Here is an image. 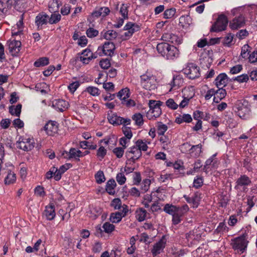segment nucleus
Instances as JSON below:
<instances>
[{
    "label": "nucleus",
    "mask_w": 257,
    "mask_h": 257,
    "mask_svg": "<svg viewBox=\"0 0 257 257\" xmlns=\"http://www.w3.org/2000/svg\"><path fill=\"white\" fill-rule=\"evenodd\" d=\"M182 80L179 76L174 77L170 84H168L163 86V90H164V93L163 95H165L168 93V92L174 91L178 88L179 86L182 83Z\"/></svg>",
    "instance_id": "obj_8"
},
{
    "label": "nucleus",
    "mask_w": 257,
    "mask_h": 257,
    "mask_svg": "<svg viewBox=\"0 0 257 257\" xmlns=\"http://www.w3.org/2000/svg\"><path fill=\"white\" fill-rule=\"evenodd\" d=\"M251 183L250 178L245 175H241L236 181V185L235 186V189H237L239 187L246 186L249 185Z\"/></svg>",
    "instance_id": "obj_19"
},
{
    "label": "nucleus",
    "mask_w": 257,
    "mask_h": 257,
    "mask_svg": "<svg viewBox=\"0 0 257 257\" xmlns=\"http://www.w3.org/2000/svg\"><path fill=\"white\" fill-rule=\"evenodd\" d=\"M23 140L25 141V144L26 147H28L27 151H31L34 147V141L30 138H23Z\"/></svg>",
    "instance_id": "obj_43"
},
{
    "label": "nucleus",
    "mask_w": 257,
    "mask_h": 257,
    "mask_svg": "<svg viewBox=\"0 0 257 257\" xmlns=\"http://www.w3.org/2000/svg\"><path fill=\"white\" fill-rule=\"evenodd\" d=\"M44 130L49 136H53L58 133V123L55 121H49L44 127Z\"/></svg>",
    "instance_id": "obj_11"
},
{
    "label": "nucleus",
    "mask_w": 257,
    "mask_h": 257,
    "mask_svg": "<svg viewBox=\"0 0 257 257\" xmlns=\"http://www.w3.org/2000/svg\"><path fill=\"white\" fill-rule=\"evenodd\" d=\"M86 35L89 38H93L98 35V31L93 28H89L86 31Z\"/></svg>",
    "instance_id": "obj_56"
},
{
    "label": "nucleus",
    "mask_w": 257,
    "mask_h": 257,
    "mask_svg": "<svg viewBox=\"0 0 257 257\" xmlns=\"http://www.w3.org/2000/svg\"><path fill=\"white\" fill-rule=\"evenodd\" d=\"M81 153V151L80 150H77L75 148H71L69 150V152L64 151L62 153V155L64 156L65 158L67 159H72L75 158L77 159V158L80 157V155Z\"/></svg>",
    "instance_id": "obj_21"
},
{
    "label": "nucleus",
    "mask_w": 257,
    "mask_h": 257,
    "mask_svg": "<svg viewBox=\"0 0 257 257\" xmlns=\"http://www.w3.org/2000/svg\"><path fill=\"white\" fill-rule=\"evenodd\" d=\"M147 211L143 208H139L136 211V216L139 221H144L147 216Z\"/></svg>",
    "instance_id": "obj_26"
},
{
    "label": "nucleus",
    "mask_w": 257,
    "mask_h": 257,
    "mask_svg": "<svg viewBox=\"0 0 257 257\" xmlns=\"http://www.w3.org/2000/svg\"><path fill=\"white\" fill-rule=\"evenodd\" d=\"M243 8L241 7H237L232 10L231 13L233 16L239 14L230 22L229 27L232 30H236L243 27L245 24V17L243 15Z\"/></svg>",
    "instance_id": "obj_2"
},
{
    "label": "nucleus",
    "mask_w": 257,
    "mask_h": 257,
    "mask_svg": "<svg viewBox=\"0 0 257 257\" xmlns=\"http://www.w3.org/2000/svg\"><path fill=\"white\" fill-rule=\"evenodd\" d=\"M162 104V102L160 100H151L149 101V105L150 109L156 108L157 106H161Z\"/></svg>",
    "instance_id": "obj_58"
},
{
    "label": "nucleus",
    "mask_w": 257,
    "mask_h": 257,
    "mask_svg": "<svg viewBox=\"0 0 257 257\" xmlns=\"http://www.w3.org/2000/svg\"><path fill=\"white\" fill-rule=\"evenodd\" d=\"M35 193L39 196H44L45 195L44 189L41 186H38L35 189Z\"/></svg>",
    "instance_id": "obj_64"
},
{
    "label": "nucleus",
    "mask_w": 257,
    "mask_h": 257,
    "mask_svg": "<svg viewBox=\"0 0 257 257\" xmlns=\"http://www.w3.org/2000/svg\"><path fill=\"white\" fill-rule=\"evenodd\" d=\"M140 27L138 25L134 23L129 22L127 23L124 27V30L126 31L124 32L121 38L123 40L129 39L135 32H137L139 30Z\"/></svg>",
    "instance_id": "obj_9"
},
{
    "label": "nucleus",
    "mask_w": 257,
    "mask_h": 257,
    "mask_svg": "<svg viewBox=\"0 0 257 257\" xmlns=\"http://www.w3.org/2000/svg\"><path fill=\"white\" fill-rule=\"evenodd\" d=\"M248 243L247 234H243L240 236L232 239L230 245L234 250L243 253L247 248Z\"/></svg>",
    "instance_id": "obj_4"
},
{
    "label": "nucleus",
    "mask_w": 257,
    "mask_h": 257,
    "mask_svg": "<svg viewBox=\"0 0 257 257\" xmlns=\"http://www.w3.org/2000/svg\"><path fill=\"white\" fill-rule=\"evenodd\" d=\"M191 146L192 145L188 142L185 143L180 146V150L182 153H189Z\"/></svg>",
    "instance_id": "obj_50"
},
{
    "label": "nucleus",
    "mask_w": 257,
    "mask_h": 257,
    "mask_svg": "<svg viewBox=\"0 0 257 257\" xmlns=\"http://www.w3.org/2000/svg\"><path fill=\"white\" fill-rule=\"evenodd\" d=\"M95 178L96 182L98 184H101L104 182L105 178L104 175V173L102 171H99L95 175Z\"/></svg>",
    "instance_id": "obj_45"
},
{
    "label": "nucleus",
    "mask_w": 257,
    "mask_h": 257,
    "mask_svg": "<svg viewBox=\"0 0 257 257\" xmlns=\"http://www.w3.org/2000/svg\"><path fill=\"white\" fill-rule=\"evenodd\" d=\"M99 65L101 68L107 69L110 66V63L108 59H103L99 62Z\"/></svg>",
    "instance_id": "obj_60"
},
{
    "label": "nucleus",
    "mask_w": 257,
    "mask_h": 257,
    "mask_svg": "<svg viewBox=\"0 0 257 257\" xmlns=\"http://www.w3.org/2000/svg\"><path fill=\"white\" fill-rule=\"evenodd\" d=\"M176 11V9L174 8L166 10L163 13L164 18L165 19L172 18L175 15Z\"/></svg>",
    "instance_id": "obj_37"
},
{
    "label": "nucleus",
    "mask_w": 257,
    "mask_h": 257,
    "mask_svg": "<svg viewBox=\"0 0 257 257\" xmlns=\"http://www.w3.org/2000/svg\"><path fill=\"white\" fill-rule=\"evenodd\" d=\"M43 214L47 220H53L56 215L54 205L51 204L49 206H46Z\"/></svg>",
    "instance_id": "obj_20"
},
{
    "label": "nucleus",
    "mask_w": 257,
    "mask_h": 257,
    "mask_svg": "<svg viewBox=\"0 0 257 257\" xmlns=\"http://www.w3.org/2000/svg\"><path fill=\"white\" fill-rule=\"evenodd\" d=\"M240 103H241V106H238L237 107L238 109L237 114L241 118L246 119L249 114V110L241 102V103L239 102L238 105H239Z\"/></svg>",
    "instance_id": "obj_22"
},
{
    "label": "nucleus",
    "mask_w": 257,
    "mask_h": 257,
    "mask_svg": "<svg viewBox=\"0 0 257 257\" xmlns=\"http://www.w3.org/2000/svg\"><path fill=\"white\" fill-rule=\"evenodd\" d=\"M107 118L109 122L113 125H120L121 123V117L118 116L114 114H113L111 116L108 114Z\"/></svg>",
    "instance_id": "obj_30"
},
{
    "label": "nucleus",
    "mask_w": 257,
    "mask_h": 257,
    "mask_svg": "<svg viewBox=\"0 0 257 257\" xmlns=\"http://www.w3.org/2000/svg\"><path fill=\"white\" fill-rule=\"evenodd\" d=\"M132 119L135 121L137 125L141 126L144 123L143 115L140 113H137L134 114Z\"/></svg>",
    "instance_id": "obj_39"
},
{
    "label": "nucleus",
    "mask_w": 257,
    "mask_h": 257,
    "mask_svg": "<svg viewBox=\"0 0 257 257\" xmlns=\"http://www.w3.org/2000/svg\"><path fill=\"white\" fill-rule=\"evenodd\" d=\"M22 105L18 104L15 107L14 106L9 107V111L12 115H15L19 117L21 112Z\"/></svg>",
    "instance_id": "obj_33"
},
{
    "label": "nucleus",
    "mask_w": 257,
    "mask_h": 257,
    "mask_svg": "<svg viewBox=\"0 0 257 257\" xmlns=\"http://www.w3.org/2000/svg\"><path fill=\"white\" fill-rule=\"evenodd\" d=\"M166 240L165 236H163L161 239L156 242L153 246V248L151 250V252L154 256L160 253L161 251L165 247Z\"/></svg>",
    "instance_id": "obj_12"
},
{
    "label": "nucleus",
    "mask_w": 257,
    "mask_h": 257,
    "mask_svg": "<svg viewBox=\"0 0 257 257\" xmlns=\"http://www.w3.org/2000/svg\"><path fill=\"white\" fill-rule=\"evenodd\" d=\"M21 42L20 41L13 40L9 44V49L13 56H16L20 51Z\"/></svg>",
    "instance_id": "obj_18"
},
{
    "label": "nucleus",
    "mask_w": 257,
    "mask_h": 257,
    "mask_svg": "<svg viewBox=\"0 0 257 257\" xmlns=\"http://www.w3.org/2000/svg\"><path fill=\"white\" fill-rule=\"evenodd\" d=\"M149 113H151L152 114V117H154L155 118L159 117L162 113V110L160 108V106H157L155 108L150 109Z\"/></svg>",
    "instance_id": "obj_47"
},
{
    "label": "nucleus",
    "mask_w": 257,
    "mask_h": 257,
    "mask_svg": "<svg viewBox=\"0 0 257 257\" xmlns=\"http://www.w3.org/2000/svg\"><path fill=\"white\" fill-rule=\"evenodd\" d=\"M121 100V103L127 107L134 106L136 104L135 100L130 98V97H119Z\"/></svg>",
    "instance_id": "obj_35"
},
{
    "label": "nucleus",
    "mask_w": 257,
    "mask_h": 257,
    "mask_svg": "<svg viewBox=\"0 0 257 257\" xmlns=\"http://www.w3.org/2000/svg\"><path fill=\"white\" fill-rule=\"evenodd\" d=\"M249 46L246 44L244 45L241 48V56L242 58H245L249 54Z\"/></svg>",
    "instance_id": "obj_62"
},
{
    "label": "nucleus",
    "mask_w": 257,
    "mask_h": 257,
    "mask_svg": "<svg viewBox=\"0 0 257 257\" xmlns=\"http://www.w3.org/2000/svg\"><path fill=\"white\" fill-rule=\"evenodd\" d=\"M49 16L43 13L39 14L36 17L35 24L37 26L38 30L42 29L44 25H46L48 23V19Z\"/></svg>",
    "instance_id": "obj_14"
},
{
    "label": "nucleus",
    "mask_w": 257,
    "mask_h": 257,
    "mask_svg": "<svg viewBox=\"0 0 257 257\" xmlns=\"http://www.w3.org/2000/svg\"><path fill=\"white\" fill-rule=\"evenodd\" d=\"M128 6L127 4H123L120 9V13L123 17V19L127 18L128 8Z\"/></svg>",
    "instance_id": "obj_55"
},
{
    "label": "nucleus",
    "mask_w": 257,
    "mask_h": 257,
    "mask_svg": "<svg viewBox=\"0 0 257 257\" xmlns=\"http://www.w3.org/2000/svg\"><path fill=\"white\" fill-rule=\"evenodd\" d=\"M116 184L114 179L109 180L106 185V191L110 195H114L115 193L114 188Z\"/></svg>",
    "instance_id": "obj_25"
},
{
    "label": "nucleus",
    "mask_w": 257,
    "mask_h": 257,
    "mask_svg": "<svg viewBox=\"0 0 257 257\" xmlns=\"http://www.w3.org/2000/svg\"><path fill=\"white\" fill-rule=\"evenodd\" d=\"M183 72L191 79L198 78L200 75L199 67L194 63H189L186 68L183 69Z\"/></svg>",
    "instance_id": "obj_6"
},
{
    "label": "nucleus",
    "mask_w": 257,
    "mask_h": 257,
    "mask_svg": "<svg viewBox=\"0 0 257 257\" xmlns=\"http://www.w3.org/2000/svg\"><path fill=\"white\" fill-rule=\"evenodd\" d=\"M116 180L117 183L121 185L125 183L126 181V178L123 173L120 172L117 174Z\"/></svg>",
    "instance_id": "obj_53"
},
{
    "label": "nucleus",
    "mask_w": 257,
    "mask_h": 257,
    "mask_svg": "<svg viewBox=\"0 0 257 257\" xmlns=\"http://www.w3.org/2000/svg\"><path fill=\"white\" fill-rule=\"evenodd\" d=\"M86 91L88 92L90 95L95 96L99 94V89L93 86H89L86 88Z\"/></svg>",
    "instance_id": "obj_52"
},
{
    "label": "nucleus",
    "mask_w": 257,
    "mask_h": 257,
    "mask_svg": "<svg viewBox=\"0 0 257 257\" xmlns=\"http://www.w3.org/2000/svg\"><path fill=\"white\" fill-rule=\"evenodd\" d=\"M122 131L124 135V137L126 138L128 140H130L132 138L133 134L131 127L126 126H123L122 127Z\"/></svg>",
    "instance_id": "obj_44"
},
{
    "label": "nucleus",
    "mask_w": 257,
    "mask_h": 257,
    "mask_svg": "<svg viewBox=\"0 0 257 257\" xmlns=\"http://www.w3.org/2000/svg\"><path fill=\"white\" fill-rule=\"evenodd\" d=\"M141 83L146 90H154L157 88L156 76L148 71L141 76Z\"/></svg>",
    "instance_id": "obj_3"
},
{
    "label": "nucleus",
    "mask_w": 257,
    "mask_h": 257,
    "mask_svg": "<svg viewBox=\"0 0 257 257\" xmlns=\"http://www.w3.org/2000/svg\"><path fill=\"white\" fill-rule=\"evenodd\" d=\"M111 206L114 209H120L121 208V201L119 198H115L113 199L111 203Z\"/></svg>",
    "instance_id": "obj_49"
},
{
    "label": "nucleus",
    "mask_w": 257,
    "mask_h": 257,
    "mask_svg": "<svg viewBox=\"0 0 257 257\" xmlns=\"http://www.w3.org/2000/svg\"><path fill=\"white\" fill-rule=\"evenodd\" d=\"M178 207H179L172 204H166L163 208V210L166 213L173 216Z\"/></svg>",
    "instance_id": "obj_31"
},
{
    "label": "nucleus",
    "mask_w": 257,
    "mask_h": 257,
    "mask_svg": "<svg viewBox=\"0 0 257 257\" xmlns=\"http://www.w3.org/2000/svg\"><path fill=\"white\" fill-rule=\"evenodd\" d=\"M16 179V177L15 174L13 172H9L8 174L5 179V182L6 184H10L13 183Z\"/></svg>",
    "instance_id": "obj_40"
},
{
    "label": "nucleus",
    "mask_w": 257,
    "mask_h": 257,
    "mask_svg": "<svg viewBox=\"0 0 257 257\" xmlns=\"http://www.w3.org/2000/svg\"><path fill=\"white\" fill-rule=\"evenodd\" d=\"M202 146L201 144L191 146L189 154L191 155V156L194 158L199 157L200 154L202 152Z\"/></svg>",
    "instance_id": "obj_23"
},
{
    "label": "nucleus",
    "mask_w": 257,
    "mask_h": 257,
    "mask_svg": "<svg viewBox=\"0 0 257 257\" xmlns=\"http://www.w3.org/2000/svg\"><path fill=\"white\" fill-rule=\"evenodd\" d=\"M61 3L60 0H52L49 6V9L50 12L55 13L58 12Z\"/></svg>",
    "instance_id": "obj_28"
},
{
    "label": "nucleus",
    "mask_w": 257,
    "mask_h": 257,
    "mask_svg": "<svg viewBox=\"0 0 257 257\" xmlns=\"http://www.w3.org/2000/svg\"><path fill=\"white\" fill-rule=\"evenodd\" d=\"M113 153L116 155L117 158H120L123 156L124 150L121 147L115 148L113 150Z\"/></svg>",
    "instance_id": "obj_61"
},
{
    "label": "nucleus",
    "mask_w": 257,
    "mask_h": 257,
    "mask_svg": "<svg viewBox=\"0 0 257 257\" xmlns=\"http://www.w3.org/2000/svg\"><path fill=\"white\" fill-rule=\"evenodd\" d=\"M115 49V45L112 42L104 43L101 50L104 55L111 56Z\"/></svg>",
    "instance_id": "obj_17"
},
{
    "label": "nucleus",
    "mask_w": 257,
    "mask_h": 257,
    "mask_svg": "<svg viewBox=\"0 0 257 257\" xmlns=\"http://www.w3.org/2000/svg\"><path fill=\"white\" fill-rule=\"evenodd\" d=\"M13 0H1L0 2V11L6 13L8 10L11 8L13 5Z\"/></svg>",
    "instance_id": "obj_24"
},
{
    "label": "nucleus",
    "mask_w": 257,
    "mask_h": 257,
    "mask_svg": "<svg viewBox=\"0 0 257 257\" xmlns=\"http://www.w3.org/2000/svg\"><path fill=\"white\" fill-rule=\"evenodd\" d=\"M150 184L151 181L150 179H146L144 180L141 187V190L142 191V192L145 193L147 192L150 188Z\"/></svg>",
    "instance_id": "obj_51"
},
{
    "label": "nucleus",
    "mask_w": 257,
    "mask_h": 257,
    "mask_svg": "<svg viewBox=\"0 0 257 257\" xmlns=\"http://www.w3.org/2000/svg\"><path fill=\"white\" fill-rule=\"evenodd\" d=\"M159 141L163 145V148L165 150H168V145L171 143V138L168 135L160 136Z\"/></svg>",
    "instance_id": "obj_27"
},
{
    "label": "nucleus",
    "mask_w": 257,
    "mask_h": 257,
    "mask_svg": "<svg viewBox=\"0 0 257 257\" xmlns=\"http://www.w3.org/2000/svg\"><path fill=\"white\" fill-rule=\"evenodd\" d=\"M147 143L149 144H150V142H147V141L144 142L142 140H138L136 142L135 146L139 149V150L141 152H142V151H146L148 148V147L147 146Z\"/></svg>",
    "instance_id": "obj_32"
},
{
    "label": "nucleus",
    "mask_w": 257,
    "mask_h": 257,
    "mask_svg": "<svg viewBox=\"0 0 257 257\" xmlns=\"http://www.w3.org/2000/svg\"><path fill=\"white\" fill-rule=\"evenodd\" d=\"M166 103L167 106L172 109H176L178 108V104L172 98L169 99Z\"/></svg>",
    "instance_id": "obj_63"
},
{
    "label": "nucleus",
    "mask_w": 257,
    "mask_h": 257,
    "mask_svg": "<svg viewBox=\"0 0 257 257\" xmlns=\"http://www.w3.org/2000/svg\"><path fill=\"white\" fill-rule=\"evenodd\" d=\"M183 96H195V89L194 86H189L187 87L184 88L182 90Z\"/></svg>",
    "instance_id": "obj_34"
},
{
    "label": "nucleus",
    "mask_w": 257,
    "mask_h": 257,
    "mask_svg": "<svg viewBox=\"0 0 257 257\" xmlns=\"http://www.w3.org/2000/svg\"><path fill=\"white\" fill-rule=\"evenodd\" d=\"M123 215H121L119 212L117 211L115 213H111L109 217V220L112 223H118L121 221Z\"/></svg>",
    "instance_id": "obj_36"
},
{
    "label": "nucleus",
    "mask_w": 257,
    "mask_h": 257,
    "mask_svg": "<svg viewBox=\"0 0 257 257\" xmlns=\"http://www.w3.org/2000/svg\"><path fill=\"white\" fill-rule=\"evenodd\" d=\"M189 209V207L187 204L179 207L172 216V223L174 225H177L180 223L182 220V217L188 211Z\"/></svg>",
    "instance_id": "obj_7"
},
{
    "label": "nucleus",
    "mask_w": 257,
    "mask_h": 257,
    "mask_svg": "<svg viewBox=\"0 0 257 257\" xmlns=\"http://www.w3.org/2000/svg\"><path fill=\"white\" fill-rule=\"evenodd\" d=\"M117 36V33L113 30H109L105 32L103 38L106 40H112Z\"/></svg>",
    "instance_id": "obj_38"
},
{
    "label": "nucleus",
    "mask_w": 257,
    "mask_h": 257,
    "mask_svg": "<svg viewBox=\"0 0 257 257\" xmlns=\"http://www.w3.org/2000/svg\"><path fill=\"white\" fill-rule=\"evenodd\" d=\"M228 77L225 73L219 74L215 78L214 83L217 88L225 86L228 81Z\"/></svg>",
    "instance_id": "obj_15"
},
{
    "label": "nucleus",
    "mask_w": 257,
    "mask_h": 257,
    "mask_svg": "<svg viewBox=\"0 0 257 257\" xmlns=\"http://www.w3.org/2000/svg\"><path fill=\"white\" fill-rule=\"evenodd\" d=\"M107 151L104 147L101 146L97 151L96 156L100 160L103 159L106 154Z\"/></svg>",
    "instance_id": "obj_48"
},
{
    "label": "nucleus",
    "mask_w": 257,
    "mask_h": 257,
    "mask_svg": "<svg viewBox=\"0 0 257 257\" xmlns=\"http://www.w3.org/2000/svg\"><path fill=\"white\" fill-rule=\"evenodd\" d=\"M157 50L159 53L168 60H173L179 55L178 49L167 43H159L157 46Z\"/></svg>",
    "instance_id": "obj_1"
},
{
    "label": "nucleus",
    "mask_w": 257,
    "mask_h": 257,
    "mask_svg": "<svg viewBox=\"0 0 257 257\" xmlns=\"http://www.w3.org/2000/svg\"><path fill=\"white\" fill-rule=\"evenodd\" d=\"M167 129L168 127L166 124L160 122L157 127V133L158 135L161 136L164 135V133L167 131Z\"/></svg>",
    "instance_id": "obj_46"
},
{
    "label": "nucleus",
    "mask_w": 257,
    "mask_h": 257,
    "mask_svg": "<svg viewBox=\"0 0 257 257\" xmlns=\"http://www.w3.org/2000/svg\"><path fill=\"white\" fill-rule=\"evenodd\" d=\"M68 105V102L61 98L55 99L52 101V106L60 111H63L67 108Z\"/></svg>",
    "instance_id": "obj_16"
},
{
    "label": "nucleus",
    "mask_w": 257,
    "mask_h": 257,
    "mask_svg": "<svg viewBox=\"0 0 257 257\" xmlns=\"http://www.w3.org/2000/svg\"><path fill=\"white\" fill-rule=\"evenodd\" d=\"M130 90L128 88L125 87L121 89L117 93V96H130Z\"/></svg>",
    "instance_id": "obj_57"
},
{
    "label": "nucleus",
    "mask_w": 257,
    "mask_h": 257,
    "mask_svg": "<svg viewBox=\"0 0 257 257\" xmlns=\"http://www.w3.org/2000/svg\"><path fill=\"white\" fill-rule=\"evenodd\" d=\"M102 228L105 232L110 233L114 230L115 226L113 224L106 222L103 224Z\"/></svg>",
    "instance_id": "obj_41"
},
{
    "label": "nucleus",
    "mask_w": 257,
    "mask_h": 257,
    "mask_svg": "<svg viewBox=\"0 0 257 257\" xmlns=\"http://www.w3.org/2000/svg\"><path fill=\"white\" fill-rule=\"evenodd\" d=\"M61 16L59 14H52L49 19V23L50 24H56L61 20Z\"/></svg>",
    "instance_id": "obj_42"
},
{
    "label": "nucleus",
    "mask_w": 257,
    "mask_h": 257,
    "mask_svg": "<svg viewBox=\"0 0 257 257\" xmlns=\"http://www.w3.org/2000/svg\"><path fill=\"white\" fill-rule=\"evenodd\" d=\"M233 38V35L229 33L224 38V40L222 42L223 45L226 46H230L231 43L232 42Z\"/></svg>",
    "instance_id": "obj_54"
},
{
    "label": "nucleus",
    "mask_w": 257,
    "mask_h": 257,
    "mask_svg": "<svg viewBox=\"0 0 257 257\" xmlns=\"http://www.w3.org/2000/svg\"><path fill=\"white\" fill-rule=\"evenodd\" d=\"M161 39L163 41L169 42L174 44L181 43V40L177 35L169 32L163 34Z\"/></svg>",
    "instance_id": "obj_13"
},
{
    "label": "nucleus",
    "mask_w": 257,
    "mask_h": 257,
    "mask_svg": "<svg viewBox=\"0 0 257 257\" xmlns=\"http://www.w3.org/2000/svg\"><path fill=\"white\" fill-rule=\"evenodd\" d=\"M142 180V177L141 173L139 172H136L135 173V176L133 177V183L134 185H138Z\"/></svg>",
    "instance_id": "obj_59"
},
{
    "label": "nucleus",
    "mask_w": 257,
    "mask_h": 257,
    "mask_svg": "<svg viewBox=\"0 0 257 257\" xmlns=\"http://www.w3.org/2000/svg\"><path fill=\"white\" fill-rule=\"evenodd\" d=\"M49 63V58L46 57H41L36 60L34 65L36 67H43L48 65Z\"/></svg>",
    "instance_id": "obj_29"
},
{
    "label": "nucleus",
    "mask_w": 257,
    "mask_h": 257,
    "mask_svg": "<svg viewBox=\"0 0 257 257\" xmlns=\"http://www.w3.org/2000/svg\"><path fill=\"white\" fill-rule=\"evenodd\" d=\"M228 23V19L224 14L220 15L210 28L211 32H219L226 29Z\"/></svg>",
    "instance_id": "obj_5"
},
{
    "label": "nucleus",
    "mask_w": 257,
    "mask_h": 257,
    "mask_svg": "<svg viewBox=\"0 0 257 257\" xmlns=\"http://www.w3.org/2000/svg\"><path fill=\"white\" fill-rule=\"evenodd\" d=\"M126 157L127 159L132 161L133 163L138 160L142 156V152L139 149L134 146L129 149L125 153Z\"/></svg>",
    "instance_id": "obj_10"
}]
</instances>
